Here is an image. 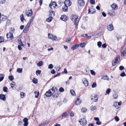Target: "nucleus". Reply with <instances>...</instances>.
Segmentation results:
<instances>
[{"label": "nucleus", "instance_id": "nucleus-5", "mask_svg": "<svg viewBox=\"0 0 126 126\" xmlns=\"http://www.w3.org/2000/svg\"><path fill=\"white\" fill-rule=\"evenodd\" d=\"M57 6L56 3L54 1L51 2L49 5V7L52 9L55 8Z\"/></svg>", "mask_w": 126, "mask_h": 126}, {"label": "nucleus", "instance_id": "nucleus-11", "mask_svg": "<svg viewBox=\"0 0 126 126\" xmlns=\"http://www.w3.org/2000/svg\"><path fill=\"white\" fill-rule=\"evenodd\" d=\"M82 82L83 84L86 86H87L89 84L88 81L85 78H84L82 80Z\"/></svg>", "mask_w": 126, "mask_h": 126}, {"label": "nucleus", "instance_id": "nucleus-18", "mask_svg": "<svg viewBox=\"0 0 126 126\" xmlns=\"http://www.w3.org/2000/svg\"><path fill=\"white\" fill-rule=\"evenodd\" d=\"M94 120L96 121V124L98 125H99L101 124V122L99 121V119L98 117H94Z\"/></svg>", "mask_w": 126, "mask_h": 126}, {"label": "nucleus", "instance_id": "nucleus-2", "mask_svg": "<svg viewBox=\"0 0 126 126\" xmlns=\"http://www.w3.org/2000/svg\"><path fill=\"white\" fill-rule=\"evenodd\" d=\"M51 90L53 92V96L55 98H57L59 95L57 92V88L55 87H52L51 89Z\"/></svg>", "mask_w": 126, "mask_h": 126}, {"label": "nucleus", "instance_id": "nucleus-9", "mask_svg": "<svg viewBox=\"0 0 126 126\" xmlns=\"http://www.w3.org/2000/svg\"><path fill=\"white\" fill-rule=\"evenodd\" d=\"M32 9L29 10L26 12V15L28 16L31 17L32 14Z\"/></svg>", "mask_w": 126, "mask_h": 126}, {"label": "nucleus", "instance_id": "nucleus-39", "mask_svg": "<svg viewBox=\"0 0 126 126\" xmlns=\"http://www.w3.org/2000/svg\"><path fill=\"white\" fill-rule=\"evenodd\" d=\"M81 110L82 112H86L87 110V109L86 108H82L81 109Z\"/></svg>", "mask_w": 126, "mask_h": 126}, {"label": "nucleus", "instance_id": "nucleus-46", "mask_svg": "<svg viewBox=\"0 0 126 126\" xmlns=\"http://www.w3.org/2000/svg\"><path fill=\"white\" fill-rule=\"evenodd\" d=\"M8 78L9 80L11 81L13 80L14 79V77L12 76H9L8 77Z\"/></svg>", "mask_w": 126, "mask_h": 126}, {"label": "nucleus", "instance_id": "nucleus-29", "mask_svg": "<svg viewBox=\"0 0 126 126\" xmlns=\"http://www.w3.org/2000/svg\"><path fill=\"white\" fill-rule=\"evenodd\" d=\"M67 116V113L66 112H64L62 114V119H63V118H65Z\"/></svg>", "mask_w": 126, "mask_h": 126}, {"label": "nucleus", "instance_id": "nucleus-14", "mask_svg": "<svg viewBox=\"0 0 126 126\" xmlns=\"http://www.w3.org/2000/svg\"><path fill=\"white\" fill-rule=\"evenodd\" d=\"M92 97H91V99L93 101L96 102L97 101L98 97L97 95H94L93 97V96Z\"/></svg>", "mask_w": 126, "mask_h": 126}, {"label": "nucleus", "instance_id": "nucleus-59", "mask_svg": "<svg viewBox=\"0 0 126 126\" xmlns=\"http://www.w3.org/2000/svg\"><path fill=\"white\" fill-rule=\"evenodd\" d=\"M126 76V74L124 72H123L120 74V76L122 77H123Z\"/></svg>", "mask_w": 126, "mask_h": 126}, {"label": "nucleus", "instance_id": "nucleus-47", "mask_svg": "<svg viewBox=\"0 0 126 126\" xmlns=\"http://www.w3.org/2000/svg\"><path fill=\"white\" fill-rule=\"evenodd\" d=\"M113 98L114 99H115L117 97L118 95L114 93L113 94Z\"/></svg>", "mask_w": 126, "mask_h": 126}, {"label": "nucleus", "instance_id": "nucleus-37", "mask_svg": "<svg viewBox=\"0 0 126 126\" xmlns=\"http://www.w3.org/2000/svg\"><path fill=\"white\" fill-rule=\"evenodd\" d=\"M52 17H50L47 18L46 19V21L48 22H50L52 21Z\"/></svg>", "mask_w": 126, "mask_h": 126}, {"label": "nucleus", "instance_id": "nucleus-57", "mask_svg": "<svg viewBox=\"0 0 126 126\" xmlns=\"http://www.w3.org/2000/svg\"><path fill=\"white\" fill-rule=\"evenodd\" d=\"M59 91L60 92H62L64 91V89L63 88L61 87L59 88Z\"/></svg>", "mask_w": 126, "mask_h": 126}, {"label": "nucleus", "instance_id": "nucleus-62", "mask_svg": "<svg viewBox=\"0 0 126 126\" xmlns=\"http://www.w3.org/2000/svg\"><path fill=\"white\" fill-rule=\"evenodd\" d=\"M124 67L122 66H121L119 67V69L120 70L122 71L124 69Z\"/></svg>", "mask_w": 126, "mask_h": 126}, {"label": "nucleus", "instance_id": "nucleus-60", "mask_svg": "<svg viewBox=\"0 0 126 126\" xmlns=\"http://www.w3.org/2000/svg\"><path fill=\"white\" fill-rule=\"evenodd\" d=\"M4 41V39L2 37L0 36V43H2Z\"/></svg>", "mask_w": 126, "mask_h": 126}, {"label": "nucleus", "instance_id": "nucleus-55", "mask_svg": "<svg viewBox=\"0 0 126 126\" xmlns=\"http://www.w3.org/2000/svg\"><path fill=\"white\" fill-rule=\"evenodd\" d=\"M90 3L92 4H94L95 3V1L94 0H90Z\"/></svg>", "mask_w": 126, "mask_h": 126}, {"label": "nucleus", "instance_id": "nucleus-26", "mask_svg": "<svg viewBox=\"0 0 126 126\" xmlns=\"http://www.w3.org/2000/svg\"><path fill=\"white\" fill-rule=\"evenodd\" d=\"M111 7L113 9L115 10L116 7H117V5L116 4L114 3L111 5Z\"/></svg>", "mask_w": 126, "mask_h": 126}, {"label": "nucleus", "instance_id": "nucleus-49", "mask_svg": "<svg viewBox=\"0 0 126 126\" xmlns=\"http://www.w3.org/2000/svg\"><path fill=\"white\" fill-rule=\"evenodd\" d=\"M96 84L95 82H94L92 85V87L94 88L96 87Z\"/></svg>", "mask_w": 126, "mask_h": 126}, {"label": "nucleus", "instance_id": "nucleus-19", "mask_svg": "<svg viewBox=\"0 0 126 126\" xmlns=\"http://www.w3.org/2000/svg\"><path fill=\"white\" fill-rule=\"evenodd\" d=\"M60 19H61L64 21H66L67 20V17L65 15H63L60 18Z\"/></svg>", "mask_w": 126, "mask_h": 126}, {"label": "nucleus", "instance_id": "nucleus-6", "mask_svg": "<svg viewBox=\"0 0 126 126\" xmlns=\"http://www.w3.org/2000/svg\"><path fill=\"white\" fill-rule=\"evenodd\" d=\"M53 92L51 90V89L49 90L48 91H47L45 94L47 97H50L53 94Z\"/></svg>", "mask_w": 126, "mask_h": 126}, {"label": "nucleus", "instance_id": "nucleus-41", "mask_svg": "<svg viewBox=\"0 0 126 126\" xmlns=\"http://www.w3.org/2000/svg\"><path fill=\"white\" fill-rule=\"evenodd\" d=\"M113 105L116 108L118 109L119 108V107L117 106V102H114Z\"/></svg>", "mask_w": 126, "mask_h": 126}, {"label": "nucleus", "instance_id": "nucleus-12", "mask_svg": "<svg viewBox=\"0 0 126 126\" xmlns=\"http://www.w3.org/2000/svg\"><path fill=\"white\" fill-rule=\"evenodd\" d=\"M78 4L80 6H83L85 4V2L83 0H78Z\"/></svg>", "mask_w": 126, "mask_h": 126}, {"label": "nucleus", "instance_id": "nucleus-20", "mask_svg": "<svg viewBox=\"0 0 126 126\" xmlns=\"http://www.w3.org/2000/svg\"><path fill=\"white\" fill-rule=\"evenodd\" d=\"M48 122V121L47 120H46L45 122H43L41 124H40L38 126H45L47 124Z\"/></svg>", "mask_w": 126, "mask_h": 126}, {"label": "nucleus", "instance_id": "nucleus-42", "mask_svg": "<svg viewBox=\"0 0 126 126\" xmlns=\"http://www.w3.org/2000/svg\"><path fill=\"white\" fill-rule=\"evenodd\" d=\"M3 89L4 92H7L8 89L6 87H4L3 88Z\"/></svg>", "mask_w": 126, "mask_h": 126}, {"label": "nucleus", "instance_id": "nucleus-7", "mask_svg": "<svg viewBox=\"0 0 126 126\" xmlns=\"http://www.w3.org/2000/svg\"><path fill=\"white\" fill-rule=\"evenodd\" d=\"M6 36L7 39H10L11 40L13 39V33L11 32L8 33L6 34Z\"/></svg>", "mask_w": 126, "mask_h": 126}, {"label": "nucleus", "instance_id": "nucleus-28", "mask_svg": "<svg viewBox=\"0 0 126 126\" xmlns=\"http://www.w3.org/2000/svg\"><path fill=\"white\" fill-rule=\"evenodd\" d=\"M34 18V17L33 16H32L29 20V22L27 24L31 25L32 22Z\"/></svg>", "mask_w": 126, "mask_h": 126}, {"label": "nucleus", "instance_id": "nucleus-34", "mask_svg": "<svg viewBox=\"0 0 126 126\" xmlns=\"http://www.w3.org/2000/svg\"><path fill=\"white\" fill-rule=\"evenodd\" d=\"M70 92L71 94L72 95H76L75 92L74 90L72 89L71 90Z\"/></svg>", "mask_w": 126, "mask_h": 126}, {"label": "nucleus", "instance_id": "nucleus-35", "mask_svg": "<svg viewBox=\"0 0 126 126\" xmlns=\"http://www.w3.org/2000/svg\"><path fill=\"white\" fill-rule=\"evenodd\" d=\"M67 6L65 5L63 7V9L64 12H66L67 10Z\"/></svg>", "mask_w": 126, "mask_h": 126}, {"label": "nucleus", "instance_id": "nucleus-3", "mask_svg": "<svg viewBox=\"0 0 126 126\" xmlns=\"http://www.w3.org/2000/svg\"><path fill=\"white\" fill-rule=\"evenodd\" d=\"M120 57L118 55L117 56L112 62V65L115 66L117 64L120 60Z\"/></svg>", "mask_w": 126, "mask_h": 126}, {"label": "nucleus", "instance_id": "nucleus-24", "mask_svg": "<svg viewBox=\"0 0 126 126\" xmlns=\"http://www.w3.org/2000/svg\"><path fill=\"white\" fill-rule=\"evenodd\" d=\"M81 100L79 98H78L75 102V103L76 105H78L80 104L81 103Z\"/></svg>", "mask_w": 126, "mask_h": 126}, {"label": "nucleus", "instance_id": "nucleus-44", "mask_svg": "<svg viewBox=\"0 0 126 126\" xmlns=\"http://www.w3.org/2000/svg\"><path fill=\"white\" fill-rule=\"evenodd\" d=\"M50 15L51 16H54V12L52 10H50Z\"/></svg>", "mask_w": 126, "mask_h": 126}, {"label": "nucleus", "instance_id": "nucleus-10", "mask_svg": "<svg viewBox=\"0 0 126 126\" xmlns=\"http://www.w3.org/2000/svg\"><path fill=\"white\" fill-rule=\"evenodd\" d=\"M30 26V25L27 24L24 28L23 32L25 33H27L29 30Z\"/></svg>", "mask_w": 126, "mask_h": 126}, {"label": "nucleus", "instance_id": "nucleus-25", "mask_svg": "<svg viewBox=\"0 0 126 126\" xmlns=\"http://www.w3.org/2000/svg\"><path fill=\"white\" fill-rule=\"evenodd\" d=\"M17 42L18 43L19 45H21V46H24V45L22 43L21 39H19L18 40Z\"/></svg>", "mask_w": 126, "mask_h": 126}, {"label": "nucleus", "instance_id": "nucleus-51", "mask_svg": "<svg viewBox=\"0 0 126 126\" xmlns=\"http://www.w3.org/2000/svg\"><path fill=\"white\" fill-rule=\"evenodd\" d=\"M86 44L85 43H81L80 44V46L81 47H84Z\"/></svg>", "mask_w": 126, "mask_h": 126}, {"label": "nucleus", "instance_id": "nucleus-32", "mask_svg": "<svg viewBox=\"0 0 126 126\" xmlns=\"http://www.w3.org/2000/svg\"><path fill=\"white\" fill-rule=\"evenodd\" d=\"M43 62L42 61H39L37 64V66L39 67H40L43 65Z\"/></svg>", "mask_w": 126, "mask_h": 126}, {"label": "nucleus", "instance_id": "nucleus-36", "mask_svg": "<svg viewBox=\"0 0 126 126\" xmlns=\"http://www.w3.org/2000/svg\"><path fill=\"white\" fill-rule=\"evenodd\" d=\"M0 20H1V18L2 19V20H4L5 19H7V17L6 16H5L3 15H2V16H1L0 17Z\"/></svg>", "mask_w": 126, "mask_h": 126}, {"label": "nucleus", "instance_id": "nucleus-54", "mask_svg": "<svg viewBox=\"0 0 126 126\" xmlns=\"http://www.w3.org/2000/svg\"><path fill=\"white\" fill-rule=\"evenodd\" d=\"M110 88H108L107 89L106 91V93L108 94H109L110 91Z\"/></svg>", "mask_w": 126, "mask_h": 126}, {"label": "nucleus", "instance_id": "nucleus-15", "mask_svg": "<svg viewBox=\"0 0 126 126\" xmlns=\"http://www.w3.org/2000/svg\"><path fill=\"white\" fill-rule=\"evenodd\" d=\"M107 29L109 31H112L113 30V27L112 24H110L108 26Z\"/></svg>", "mask_w": 126, "mask_h": 126}, {"label": "nucleus", "instance_id": "nucleus-22", "mask_svg": "<svg viewBox=\"0 0 126 126\" xmlns=\"http://www.w3.org/2000/svg\"><path fill=\"white\" fill-rule=\"evenodd\" d=\"M0 98L4 101L6 100V97L4 94H0Z\"/></svg>", "mask_w": 126, "mask_h": 126}, {"label": "nucleus", "instance_id": "nucleus-27", "mask_svg": "<svg viewBox=\"0 0 126 126\" xmlns=\"http://www.w3.org/2000/svg\"><path fill=\"white\" fill-rule=\"evenodd\" d=\"M11 87L12 88H16V83L14 82H12L11 84Z\"/></svg>", "mask_w": 126, "mask_h": 126}, {"label": "nucleus", "instance_id": "nucleus-31", "mask_svg": "<svg viewBox=\"0 0 126 126\" xmlns=\"http://www.w3.org/2000/svg\"><path fill=\"white\" fill-rule=\"evenodd\" d=\"M20 19L21 22H23L24 20H25V19L24 18V16L23 14H22L20 16Z\"/></svg>", "mask_w": 126, "mask_h": 126}, {"label": "nucleus", "instance_id": "nucleus-40", "mask_svg": "<svg viewBox=\"0 0 126 126\" xmlns=\"http://www.w3.org/2000/svg\"><path fill=\"white\" fill-rule=\"evenodd\" d=\"M4 76L2 74H0V82L3 79Z\"/></svg>", "mask_w": 126, "mask_h": 126}, {"label": "nucleus", "instance_id": "nucleus-52", "mask_svg": "<svg viewBox=\"0 0 126 126\" xmlns=\"http://www.w3.org/2000/svg\"><path fill=\"white\" fill-rule=\"evenodd\" d=\"M41 71L40 70H37L36 71V74L37 76L38 75H39L41 73Z\"/></svg>", "mask_w": 126, "mask_h": 126}, {"label": "nucleus", "instance_id": "nucleus-13", "mask_svg": "<svg viewBox=\"0 0 126 126\" xmlns=\"http://www.w3.org/2000/svg\"><path fill=\"white\" fill-rule=\"evenodd\" d=\"M108 14L111 16H114L115 15V13L114 11L109 10L108 11Z\"/></svg>", "mask_w": 126, "mask_h": 126}, {"label": "nucleus", "instance_id": "nucleus-17", "mask_svg": "<svg viewBox=\"0 0 126 126\" xmlns=\"http://www.w3.org/2000/svg\"><path fill=\"white\" fill-rule=\"evenodd\" d=\"M23 122L24 123V126H27L28 125V119L26 118H24L23 120Z\"/></svg>", "mask_w": 126, "mask_h": 126}, {"label": "nucleus", "instance_id": "nucleus-8", "mask_svg": "<svg viewBox=\"0 0 126 126\" xmlns=\"http://www.w3.org/2000/svg\"><path fill=\"white\" fill-rule=\"evenodd\" d=\"M95 9L93 7H90L88 10V13L91 14H93L95 12Z\"/></svg>", "mask_w": 126, "mask_h": 126}, {"label": "nucleus", "instance_id": "nucleus-1", "mask_svg": "<svg viewBox=\"0 0 126 126\" xmlns=\"http://www.w3.org/2000/svg\"><path fill=\"white\" fill-rule=\"evenodd\" d=\"M70 19L72 21L74 20V25L76 27L78 25L79 21L78 16L76 15H72Z\"/></svg>", "mask_w": 126, "mask_h": 126}, {"label": "nucleus", "instance_id": "nucleus-4", "mask_svg": "<svg viewBox=\"0 0 126 126\" xmlns=\"http://www.w3.org/2000/svg\"><path fill=\"white\" fill-rule=\"evenodd\" d=\"M79 122L80 123V124L82 126L86 125L87 124V121L84 118H82L79 121Z\"/></svg>", "mask_w": 126, "mask_h": 126}, {"label": "nucleus", "instance_id": "nucleus-64", "mask_svg": "<svg viewBox=\"0 0 126 126\" xmlns=\"http://www.w3.org/2000/svg\"><path fill=\"white\" fill-rule=\"evenodd\" d=\"M5 2V0H0V3L3 4Z\"/></svg>", "mask_w": 126, "mask_h": 126}, {"label": "nucleus", "instance_id": "nucleus-33", "mask_svg": "<svg viewBox=\"0 0 126 126\" xmlns=\"http://www.w3.org/2000/svg\"><path fill=\"white\" fill-rule=\"evenodd\" d=\"M22 68H18L17 69V71L19 73H21L22 72Z\"/></svg>", "mask_w": 126, "mask_h": 126}, {"label": "nucleus", "instance_id": "nucleus-58", "mask_svg": "<svg viewBox=\"0 0 126 126\" xmlns=\"http://www.w3.org/2000/svg\"><path fill=\"white\" fill-rule=\"evenodd\" d=\"M90 72L91 74L93 75H95V73L94 71L93 70H90Z\"/></svg>", "mask_w": 126, "mask_h": 126}, {"label": "nucleus", "instance_id": "nucleus-53", "mask_svg": "<svg viewBox=\"0 0 126 126\" xmlns=\"http://www.w3.org/2000/svg\"><path fill=\"white\" fill-rule=\"evenodd\" d=\"M96 107L94 106H92L90 107V109L91 110L93 111L95 109Z\"/></svg>", "mask_w": 126, "mask_h": 126}, {"label": "nucleus", "instance_id": "nucleus-50", "mask_svg": "<svg viewBox=\"0 0 126 126\" xmlns=\"http://www.w3.org/2000/svg\"><path fill=\"white\" fill-rule=\"evenodd\" d=\"M102 44V43L100 41L97 42V45L99 47H101Z\"/></svg>", "mask_w": 126, "mask_h": 126}, {"label": "nucleus", "instance_id": "nucleus-56", "mask_svg": "<svg viewBox=\"0 0 126 126\" xmlns=\"http://www.w3.org/2000/svg\"><path fill=\"white\" fill-rule=\"evenodd\" d=\"M53 68V66L52 64H50L49 65L48 68V69H52Z\"/></svg>", "mask_w": 126, "mask_h": 126}, {"label": "nucleus", "instance_id": "nucleus-16", "mask_svg": "<svg viewBox=\"0 0 126 126\" xmlns=\"http://www.w3.org/2000/svg\"><path fill=\"white\" fill-rule=\"evenodd\" d=\"M65 5L69 6L71 5V3L69 0H65L64 2Z\"/></svg>", "mask_w": 126, "mask_h": 126}, {"label": "nucleus", "instance_id": "nucleus-61", "mask_svg": "<svg viewBox=\"0 0 126 126\" xmlns=\"http://www.w3.org/2000/svg\"><path fill=\"white\" fill-rule=\"evenodd\" d=\"M15 31V29L13 28H11L10 30V32H11L12 33L14 32Z\"/></svg>", "mask_w": 126, "mask_h": 126}, {"label": "nucleus", "instance_id": "nucleus-45", "mask_svg": "<svg viewBox=\"0 0 126 126\" xmlns=\"http://www.w3.org/2000/svg\"><path fill=\"white\" fill-rule=\"evenodd\" d=\"M48 35L49 38L50 39H52L53 36L52 34L50 33L48 34Z\"/></svg>", "mask_w": 126, "mask_h": 126}, {"label": "nucleus", "instance_id": "nucleus-48", "mask_svg": "<svg viewBox=\"0 0 126 126\" xmlns=\"http://www.w3.org/2000/svg\"><path fill=\"white\" fill-rule=\"evenodd\" d=\"M126 54V49H125V50L123 52H122V53L121 56H124L125 54Z\"/></svg>", "mask_w": 126, "mask_h": 126}, {"label": "nucleus", "instance_id": "nucleus-38", "mask_svg": "<svg viewBox=\"0 0 126 126\" xmlns=\"http://www.w3.org/2000/svg\"><path fill=\"white\" fill-rule=\"evenodd\" d=\"M32 82L34 84H36L38 82V80L37 79L34 78L33 79Z\"/></svg>", "mask_w": 126, "mask_h": 126}, {"label": "nucleus", "instance_id": "nucleus-43", "mask_svg": "<svg viewBox=\"0 0 126 126\" xmlns=\"http://www.w3.org/2000/svg\"><path fill=\"white\" fill-rule=\"evenodd\" d=\"M20 95L21 98H23L24 96H25L26 95L24 93L22 92L20 93Z\"/></svg>", "mask_w": 126, "mask_h": 126}, {"label": "nucleus", "instance_id": "nucleus-23", "mask_svg": "<svg viewBox=\"0 0 126 126\" xmlns=\"http://www.w3.org/2000/svg\"><path fill=\"white\" fill-rule=\"evenodd\" d=\"M79 45L78 44H76L71 47V48L73 50H74L77 48L79 47Z\"/></svg>", "mask_w": 126, "mask_h": 126}, {"label": "nucleus", "instance_id": "nucleus-21", "mask_svg": "<svg viewBox=\"0 0 126 126\" xmlns=\"http://www.w3.org/2000/svg\"><path fill=\"white\" fill-rule=\"evenodd\" d=\"M101 79H102L104 80H109V78L106 75H104L101 77Z\"/></svg>", "mask_w": 126, "mask_h": 126}, {"label": "nucleus", "instance_id": "nucleus-63", "mask_svg": "<svg viewBox=\"0 0 126 126\" xmlns=\"http://www.w3.org/2000/svg\"><path fill=\"white\" fill-rule=\"evenodd\" d=\"M70 115L71 117H73L74 116V113L72 111H71V112L70 114Z\"/></svg>", "mask_w": 126, "mask_h": 126}, {"label": "nucleus", "instance_id": "nucleus-30", "mask_svg": "<svg viewBox=\"0 0 126 126\" xmlns=\"http://www.w3.org/2000/svg\"><path fill=\"white\" fill-rule=\"evenodd\" d=\"M34 93L35 94V97L36 98H38L39 95V92H37V91H35Z\"/></svg>", "mask_w": 126, "mask_h": 126}]
</instances>
